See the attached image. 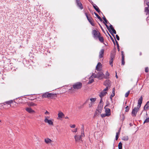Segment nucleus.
Here are the masks:
<instances>
[{
	"mask_svg": "<svg viewBox=\"0 0 149 149\" xmlns=\"http://www.w3.org/2000/svg\"><path fill=\"white\" fill-rule=\"evenodd\" d=\"M77 129L76 128L74 130L72 131V132H77Z\"/></svg>",
	"mask_w": 149,
	"mask_h": 149,
	"instance_id": "54",
	"label": "nucleus"
},
{
	"mask_svg": "<svg viewBox=\"0 0 149 149\" xmlns=\"http://www.w3.org/2000/svg\"><path fill=\"white\" fill-rule=\"evenodd\" d=\"M27 104L29 106H33L37 105L36 104L32 102H28Z\"/></svg>",
	"mask_w": 149,
	"mask_h": 149,
	"instance_id": "23",
	"label": "nucleus"
},
{
	"mask_svg": "<svg viewBox=\"0 0 149 149\" xmlns=\"http://www.w3.org/2000/svg\"><path fill=\"white\" fill-rule=\"evenodd\" d=\"M126 109L125 111L126 112H128L129 110V108L128 106H127L125 108Z\"/></svg>",
	"mask_w": 149,
	"mask_h": 149,
	"instance_id": "42",
	"label": "nucleus"
},
{
	"mask_svg": "<svg viewBox=\"0 0 149 149\" xmlns=\"http://www.w3.org/2000/svg\"><path fill=\"white\" fill-rule=\"evenodd\" d=\"M93 103H90L88 104L89 107L90 108H92L93 107Z\"/></svg>",
	"mask_w": 149,
	"mask_h": 149,
	"instance_id": "40",
	"label": "nucleus"
},
{
	"mask_svg": "<svg viewBox=\"0 0 149 149\" xmlns=\"http://www.w3.org/2000/svg\"><path fill=\"white\" fill-rule=\"evenodd\" d=\"M102 65L99 62L98 63L97 66H96V69L97 71L100 70L101 67Z\"/></svg>",
	"mask_w": 149,
	"mask_h": 149,
	"instance_id": "17",
	"label": "nucleus"
},
{
	"mask_svg": "<svg viewBox=\"0 0 149 149\" xmlns=\"http://www.w3.org/2000/svg\"><path fill=\"white\" fill-rule=\"evenodd\" d=\"M116 78L117 79L118 78V77L117 74V72H116Z\"/></svg>",
	"mask_w": 149,
	"mask_h": 149,
	"instance_id": "62",
	"label": "nucleus"
},
{
	"mask_svg": "<svg viewBox=\"0 0 149 149\" xmlns=\"http://www.w3.org/2000/svg\"><path fill=\"white\" fill-rule=\"evenodd\" d=\"M70 126L71 128H74L76 126V125H75L74 124L72 125H70Z\"/></svg>",
	"mask_w": 149,
	"mask_h": 149,
	"instance_id": "44",
	"label": "nucleus"
},
{
	"mask_svg": "<svg viewBox=\"0 0 149 149\" xmlns=\"http://www.w3.org/2000/svg\"><path fill=\"white\" fill-rule=\"evenodd\" d=\"M99 40L102 43H103L104 42V39L101 36V34L99 33V36L98 38Z\"/></svg>",
	"mask_w": 149,
	"mask_h": 149,
	"instance_id": "21",
	"label": "nucleus"
},
{
	"mask_svg": "<svg viewBox=\"0 0 149 149\" xmlns=\"http://www.w3.org/2000/svg\"><path fill=\"white\" fill-rule=\"evenodd\" d=\"M109 76V74L107 72H106V73L105 74V75L104 76V78L107 79L108 78V77Z\"/></svg>",
	"mask_w": 149,
	"mask_h": 149,
	"instance_id": "30",
	"label": "nucleus"
},
{
	"mask_svg": "<svg viewBox=\"0 0 149 149\" xmlns=\"http://www.w3.org/2000/svg\"><path fill=\"white\" fill-rule=\"evenodd\" d=\"M49 116H46L45 117V119L44 120V122L45 123H47L50 125H53V120L52 119L49 120Z\"/></svg>",
	"mask_w": 149,
	"mask_h": 149,
	"instance_id": "6",
	"label": "nucleus"
},
{
	"mask_svg": "<svg viewBox=\"0 0 149 149\" xmlns=\"http://www.w3.org/2000/svg\"><path fill=\"white\" fill-rule=\"evenodd\" d=\"M145 71L146 72H147L148 71V67H146L145 68Z\"/></svg>",
	"mask_w": 149,
	"mask_h": 149,
	"instance_id": "46",
	"label": "nucleus"
},
{
	"mask_svg": "<svg viewBox=\"0 0 149 149\" xmlns=\"http://www.w3.org/2000/svg\"><path fill=\"white\" fill-rule=\"evenodd\" d=\"M76 2L77 6L81 9L82 10L83 8V7L81 3L79 0H76Z\"/></svg>",
	"mask_w": 149,
	"mask_h": 149,
	"instance_id": "9",
	"label": "nucleus"
},
{
	"mask_svg": "<svg viewBox=\"0 0 149 149\" xmlns=\"http://www.w3.org/2000/svg\"><path fill=\"white\" fill-rule=\"evenodd\" d=\"M115 94V88H113L112 89V94Z\"/></svg>",
	"mask_w": 149,
	"mask_h": 149,
	"instance_id": "55",
	"label": "nucleus"
},
{
	"mask_svg": "<svg viewBox=\"0 0 149 149\" xmlns=\"http://www.w3.org/2000/svg\"><path fill=\"white\" fill-rule=\"evenodd\" d=\"M45 142L47 144L51 143L52 142V141L49 138L45 139Z\"/></svg>",
	"mask_w": 149,
	"mask_h": 149,
	"instance_id": "18",
	"label": "nucleus"
},
{
	"mask_svg": "<svg viewBox=\"0 0 149 149\" xmlns=\"http://www.w3.org/2000/svg\"><path fill=\"white\" fill-rule=\"evenodd\" d=\"M45 114H46L49 115V113L47 111L45 113Z\"/></svg>",
	"mask_w": 149,
	"mask_h": 149,
	"instance_id": "58",
	"label": "nucleus"
},
{
	"mask_svg": "<svg viewBox=\"0 0 149 149\" xmlns=\"http://www.w3.org/2000/svg\"><path fill=\"white\" fill-rule=\"evenodd\" d=\"M143 97L141 96L138 100V105L137 107H135L132 110V116L135 117L138 111H139V108L140 107L142 103Z\"/></svg>",
	"mask_w": 149,
	"mask_h": 149,
	"instance_id": "1",
	"label": "nucleus"
},
{
	"mask_svg": "<svg viewBox=\"0 0 149 149\" xmlns=\"http://www.w3.org/2000/svg\"><path fill=\"white\" fill-rule=\"evenodd\" d=\"M99 24V25H100L101 28V29L103 31V32H104V33H105V31L103 29V28H102V26L100 25V24Z\"/></svg>",
	"mask_w": 149,
	"mask_h": 149,
	"instance_id": "47",
	"label": "nucleus"
},
{
	"mask_svg": "<svg viewBox=\"0 0 149 149\" xmlns=\"http://www.w3.org/2000/svg\"><path fill=\"white\" fill-rule=\"evenodd\" d=\"M146 20L147 22H148V20H149V16L146 18Z\"/></svg>",
	"mask_w": 149,
	"mask_h": 149,
	"instance_id": "57",
	"label": "nucleus"
},
{
	"mask_svg": "<svg viewBox=\"0 0 149 149\" xmlns=\"http://www.w3.org/2000/svg\"><path fill=\"white\" fill-rule=\"evenodd\" d=\"M65 119H68L69 118L67 116L65 117Z\"/></svg>",
	"mask_w": 149,
	"mask_h": 149,
	"instance_id": "63",
	"label": "nucleus"
},
{
	"mask_svg": "<svg viewBox=\"0 0 149 149\" xmlns=\"http://www.w3.org/2000/svg\"><path fill=\"white\" fill-rule=\"evenodd\" d=\"M149 122V118H147L143 122V123Z\"/></svg>",
	"mask_w": 149,
	"mask_h": 149,
	"instance_id": "37",
	"label": "nucleus"
},
{
	"mask_svg": "<svg viewBox=\"0 0 149 149\" xmlns=\"http://www.w3.org/2000/svg\"><path fill=\"white\" fill-rule=\"evenodd\" d=\"M104 84L106 86V88L104 89V91H107L111 87V81L109 80H107L104 82Z\"/></svg>",
	"mask_w": 149,
	"mask_h": 149,
	"instance_id": "5",
	"label": "nucleus"
},
{
	"mask_svg": "<svg viewBox=\"0 0 149 149\" xmlns=\"http://www.w3.org/2000/svg\"><path fill=\"white\" fill-rule=\"evenodd\" d=\"M94 13L95 15L101 21H102V20L101 18L96 13L94 12Z\"/></svg>",
	"mask_w": 149,
	"mask_h": 149,
	"instance_id": "29",
	"label": "nucleus"
},
{
	"mask_svg": "<svg viewBox=\"0 0 149 149\" xmlns=\"http://www.w3.org/2000/svg\"><path fill=\"white\" fill-rule=\"evenodd\" d=\"M104 49H101L99 52V57L100 58H102L104 56Z\"/></svg>",
	"mask_w": 149,
	"mask_h": 149,
	"instance_id": "13",
	"label": "nucleus"
},
{
	"mask_svg": "<svg viewBox=\"0 0 149 149\" xmlns=\"http://www.w3.org/2000/svg\"><path fill=\"white\" fill-rule=\"evenodd\" d=\"M92 78H98L97 75V74H96L95 73H93V74L91 76Z\"/></svg>",
	"mask_w": 149,
	"mask_h": 149,
	"instance_id": "34",
	"label": "nucleus"
},
{
	"mask_svg": "<svg viewBox=\"0 0 149 149\" xmlns=\"http://www.w3.org/2000/svg\"><path fill=\"white\" fill-rule=\"evenodd\" d=\"M82 86V83L81 82H77L75 83L72 85V87L70 89V90H73L74 89L78 90L81 89Z\"/></svg>",
	"mask_w": 149,
	"mask_h": 149,
	"instance_id": "2",
	"label": "nucleus"
},
{
	"mask_svg": "<svg viewBox=\"0 0 149 149\" xmlns=\"http://www.w3.org/2000/svg\"><path fill=\"white\" fill-rule=\"evenodd\" d=\"M89 99H88L87 100H86V101L85 103L88 102L89 101Z\"/></svg>",
	"mask_w": 149,
	"mask_h": 149,
	"instance_id": "64",
	"label": "nucleus"
},
{
	"mask_svg": "<svg viewBox=\"0 0 149 149\" xmlns=\"http://www.w3.org/2000/svg\"><path fill=\"white\" fill-rule=\"evenodd\" d=\"M120 130H118V131L117 132H116V135H117L118 136L120 134Z\"/></svg>",
	"mask_w": 149,
	"mask_h": 149,
	"instance_id": "53",
	"label": "nucleus"
},
{
	"mask_svg": "<svg viewBox=\"0 0 149 149\" xmlns=\"http://www.w3.org/2000/svg\"><path fill=\"white\" fill-rule=\"evenodd\" d=\"M115 95V94H112L110 96V98L111 99H112L113 97Z\"/></svg>",
	"mask_w": 149,
	"mask_h": 149,
	"instance_id": "45",
	"label": "nucleus"
},
{
	"mask_svg": "<svg viewBox=\"0 0 149 149\" xmlns=\"http://www.w3.org/2000/svg\"><path fill=\"white\" fill-rule=\"evenodd\" d=\"M96 100V98H91L90 99V101H91V103L94 104V102H95Z\"/></svg>",
	"mask_w": 149,
	"mask_h": 149,
	"instance_id": "28",
	"label": "nucleus"
},
{
	"mask_svg": "<svg viewBox=\"0 0 149 149\" xmlns=\"http://www.w3.org/2000/svg\"><path fill=\"white\" fill-rule=\"evenodd\" d=\"M118 138V136L117 135H116V140H117Z\"/></svg>",
	"mask_w": 149,
	"mask_h": 149,
	"instance_id": "56",
	"label": "nucleus"
},
{
	"mask_svg": "<svg viewBox=\"0 0 149 149\" xmlns=\"http://www.w3.org/2000/svg\"><path fill=\"white\" fill-rule=\"evenodd\" d=\"M125 57H122V61H121V65H125Z\"/></svg>",
	"mask_w": 149,
	"mask_h": 149,
	"instance_id": "31",
	"label": "nucleus"
},
{
	"mask_svg": "<svg viewBox=\"0 0 149 149\" xmlns=\"http://www.w3.org/2000/svg\"><path fill=\"white\" fill-rule=\"evenodd\" d=\"M107 116H109L111 115L110 110L109 108H107L105 110Z\"/></svg>",
	"mask_w": 149,
	"mask_h": 149,
	"instance_id": "19",
	"label": "nucleus"
},
{
	"mask_svg": "<svg viewBox=\"0 0 149 149\" xmlns=\"http://www.w3.org/2000/svg\"><path fill=\"white\" fill-rule=\"evenodd\" d=\"M115 41H116V45H117V44H118V42L116 40V39L115 38Z\"/></svg>",
	"mask_w": 149,
	"mask_h": 149,
	"instance_id": "59",
	"label": "nucleus"
},
{
	"mask_svg": "<svg viewBox=\"0 0 149 149\" xmlns=\"http://www.w3.org/2000/svg\"><path fill=\"white\" fill-rule=\"evenodd\" d=\"M113 59L110 58V60L109 61V64L111 67H112L113 66Z\"/></svg>",
	"mask_w": 149,
	"mask_h": 149,
	"instance_id": "32",
	"label": "nucleus"
},
{
	"mask_svg": "<svg viewBox=\"0 0 149 149\" xmlns=\"http://www.w3.org/2000/svg\"><path fill=\"white\" fill-rule=\"evenodd\" d=\"M65 116L64 113L61 111L59 112L58 114V118L59 119L63 118Z\"/></svg>",
	"mask_w": 149,
	"mask_h": 149,
	"instance_id": "15",
	"label": "nucleus"
},
{
	"mask_svg": "<svg viewBox=\"0 0 149 149\" xmlns=\"http://www.w3.org/2000/svg\"><path fill=\"white\" fill-rule=\"evenodd\" d=\"M130 93V91H127L125 94V97H127L128 96L129 93Z\"/></svg>",
	"mask_w": 149,
	"mask_h": 149,
	"instance_id": "38",
	"label": "nucleus"
},
{
	"mask_svg": "<svg viewBox=\"0 0 149 149\" xmlns=\"http://www.w3.org/2000/svg\"><path fill=\"white\" fill-rule=\"evenodd\" d=\"M74 138L76 142H79L82 140L81 136H80L75 135L74 136Z\"/></svg>",
	"mask_w": 149,
	"mask_h": 149,
	"instance_id": "12",
	"label": "nucleus"
},
{
	"mask_svg": "<svg viewBox=\"0 0 149 149\" xmlns=\"http://www.w3.org/2000/svg\"><path fill=\"white\" fill-rule=\"evenodd\" d=\"M107 33H108L109 36H110L112 42H113V43H114V45H115V41L114 40V39H113V38L110 35V34L107 31Z\"/></svg>",
	"mask_w": 149,
	"mask_h": 149,
	"instance_id": "35",
	"label": "nucleus"
},
{
	"mask_svg": "<svg viewBox=\"0 0 149 149\" xmlns=\"http://www.w3.org/2000/svg\"><path fill=\"white\" fill-rule=\"evenodd\" d=\"M107 24V23H105V26L107 27V29H108V31H109V32L111 34V35H112V36L114 37V35L112 33V32L111 31V30H110V28H109V26Z\"/></svg>",
	"mask_w": 149,
	"mask_h": 149,
	"instance_id": "24",
	"label": "nucleus"
},
{
	"mask_svg": "<svg viewBox=\"0 0 149 149\" xmlns=\"http://www.w3.org/2000/svg\"><path fill=\"white\" fill-rule=\"evenodd\" d=\"M115 53H111L110 54V58L114 59L115 57Z\"/></svg>",
	"mask_w": 149,
	"mask_h": 149,
	"instance_id": "27",
	"label": "nucleus"
},
{
	"mask_svg": "<svg viewBox=\"0 0 149 149\" xmlns=\"http://www.w3.org/2000/svg\"><path fill=\"white\" fill-rule=\"evenodd\" d=\"M29 99L31 100H34V99H33L32 97H30V99Z\"/></svg>",
	"mask_w": 149,
	"mask_h": 149,
	"instance_id": "60",
	"label": "nucleus"
},
{
	"mask_svg": "<svg viewBox=\"0 0 149 149\" xmlns=\"http://www.w3.org/2000/svg\"><path fill=\"white\" fill-rule=\"evenodd\" d=\"M103 107V105L100 104V107L99 106L98 107L95 112V114L94 115V116L97 115V114H99L101 112L102 109Z\"/></svg>",
	"mask_w": 149,
	"mask_h": 149,
	"instance_id": "7",
	"label": "nucleus"
},
{
	"mask_svg": "<svg viewBox=\"0 0 149 149\" xmlns=\"http://www.w3.org/2000/svg\"><path fill=\"white\" fill-rule=\"evenodd\" d=\"M98 78L99 79H101L104 78V74L102 72H100L97 74Z\"/></svg>",
	"mask_w": 149,
	"mask_h": 149,
	"instance_id": "10",
	"label": "nucleus"
},
{
	"mask_svg": "<svg viewBox=\"0 0 149 149\" xmlns=\"http://www.w3.org/2000/svg\"><path fill=\"white\" fill-rule=\"evenodd\" d=\"M118 149H122V143L121 142L119 143L118 144Z\"/></svg>",
	"mask_w": 149,
	"mask_h": 149,
	"instance_id": "33",
	"label": "nucleus"
},
{
	"mask_svg": "<svg viewBox=\"0 0 149 149\" xmlns=\"http://www.w3.org/2000/svg\"><path fill=\"white\" fill-rule=\"evenodd\" d=\"M146 4L148 6H149V2H147Z\"/></svg>",
	"mask_w": 149,
	"mask_h": 149,
	"instance_id": "61",
	"label": "nucleus"
},
{
	"mask_svg": "<svg viewBox=\"0 0 149 149\" xmlns=\"http://www.w3.org/2000/svg\"><path fill=\"white\" fill-rule=\"evenodd\" d=\"M93 78H92L91 77L89 80V82H88V84H90L93 83L94 81V79Z\"/></svg>",
	"mask_w": 149,
	"mask_h": 149,
	"instance_id": "26",
	"label": "nucleus"
},
{
	"mask_svg": "<svg viewBox=\"0 0 149 149\" xmlns=\"http://www.w3.org/2000/svg\"><path fill=\"white\" fill-rule=\"evenodd\" d=\"M56 94H52L49 93L48 92H46L42 95V97L43 98H52L54 97H56Z\"/></svg>",
	"mask_w": 149,
	"mask_h": 149,
	"instance_id": "3",
	"label": "nucleus"
},
{
	"mask_svg": "<svg viewBox=\"0 0 149 149\" xmlns=\"http://www.w3.org/2000/svg\"><path fill=\"white\" fill-rule=\"evenodd\" d=\"M13 102V101L11 100L9 101H8L7 102H6V103L8 104H11Z\"/></svg>",
	"mask_w": 149,
	"mask_h": 149,
	"instance_id": "39",
	"label": "nucleus"
},
{
	"mask_svg": "<svg viewBox=\"0 0 149 149\" xmlns=\"http://www.w3.org/2000/svg\"><path fill=\"white\" fill-rule=\"evenodd\" d=\"M117 49L118 50V51H120V48H119V44H117Z\"/></svg>",
	"mask_w": 149,
	"mask_h": 149,
	"instance_id": "52",
	"label": "nucleus"
},
{
	"mask_svg": "<svg viewBox=\"0 0 149 149\" xmlns=\"http://www.w3.org/2000/svg\"><path fill=\"white\" fill-rule=\"evenodd\" d=\"M91 4L93 5V8L95 9V10L99 13H101V12L100 10L99 9V8L97 7V6L95 4L93 3V2L92 1V2L91 3Z\"/></svg>",
	"mask_w": 149,
	"mask_h": 149,
	"instance_id": "11",
	"label": "nucleus"
},
{
	"mask_svg": "<svg viewBox=\"0 0 149 149\" xmlns=\"http://www.w3.org/2000/svg\"><path fill=\"white\" fill-rule=\"evenodd\" d=\"M80 136H81H81L83 137L84 136V130H83V131H82L81 135Z\"/></svg>",
	"mask_w": 149,
	"mask_h": 149,
	"instance_id": "41",
	"label": "nucleus"
},
{
	"mask_svg": "<svg viewBox=\"0 0 149 149\" xmlns=\"http://www.w3.org/2000/svg\"><path fill=\"white\" fill-rule=\"evenodd\" d=\"M26 110L28 113H35V111L33 110L31 108L29 107H27L25 109Z\"/></svg>",
	"mask_w": 149,
	"mask_h": 149,
	"instance_id": "14",
	"label": "nucleus"
},
{
	"mask_svg": "<svg viewBox=\"0 0 149 149\" xmlns=\"http://www.w3.org/2000/svg\"><path fill=\"white\" fill-rule=\"evenodd\" d=\"M106 116H107V115L106 114H101V116L102 118Z\"/></svg>",
	"mask_w": 149,
	"mask_h": 149,
	"instance_id": "43",
	"label": "nucleus"
},
{
	"mask_svg": "<svg viewBox=\"0 0 149 149\" xmlns=\"http://www.w3.org/2000/svg\"><path fill=\"white\" fill-rule=\"evenodd\" d=\"M122 140L125 141H127L129 139V137L128 136H124L122 137Z\"/></svg>",
	"mask_w": 149,
	"mask_h": 149,
	"instance_id": "25",
	"label": "nucleus"
},
{
	"mask_svg": "<svg viewBox=\"0 0 149 149\" xmlns=\"http://www.w3.org/2000/svg\"><path fill=\"white\" fill-rule=\"evenodd\" d=\"M106 91H104V89L102 91L99 95L100 97L101 98H102L104 96L106 95L107 94V92H106Z\"/></svg>",
	"mask_w": 149,
	"mask_h": 149,
	"instance_id": "16",
	"label": "nucleus"
},
{
	"mask_svg": "<svg viewBox=\"0 0 149 149\" xmlns=\"http://www.w3.org/2000/svg\"><path fill=\"white\" fill-rule=\"evenodd\" d=\"M99 33H100L99 31L96 30H93L92 32V34L93 36V37L97 39L99 36Z\"/></svg>",
	"mask_w": 149,
	"mask_h": 149,
	"instance_id": "8",
	"label": "nucleus"
},
{
	"mask_svg": "<svg viewBox=\"0 0 149 149\" xmlns=\"http://www.w3.org/2000/svg\"><path fill=\"white\" fill-rule=\"evenodd\" d=\"M116 39H117V40H119V39H120V38H119V36H118V35H116Z\"/></svg>",
	"mask_w": 149,
	"mask_h": 149,
	"instance_id": "51",
	"label": "nucleus"
},
{
	"mask_svg": "<svg viewBox=\"0 0 149 149\" xmlns=\"http://www.w3.org/2000/svg\"><path fill=\"white\" fill-rule=\"evenodd\" d=\"M111 30L112 31L113 33L114 34H116V30L114 29H113Z\"/></svg>",
	"mask_w": 149,
	"mask_h": 149,
	"instance_id": "48",
	"label": "nucleus"
},
{
	"mask_svg": "<svg viewBox=\"0 0 149 149\" xmlns=\"http://www.w3.org/2000/svg\"><path fill=\"white\" fill-rule=\"evenodd\" d=\"M149 108V101H148L144 107V110H146L147 109Z\"/></svg>",
	"mask_w": 149,
	"mask_h": 149,
	"instance_id": "22",
	"label": "nucleus"
},
{
	"mask_svg": "<svg viewBox=\"0 0 149 149\" xmlns=\"http://www.w3.org/2000/svg\"><path fill=\"white\" fill-rule=\"evenodd\" d=\"M85 14L89 23L92 26H94L95 24L94 23V20L90 16V15L86 13H85Z\"/></svg>",
	"mask_w": 149,
	"mask_h": 149,
	"instance_id": "4",
	"label": "nucleus"
},
{
	"mask_svg": "<svg viewBox=\"0 0 149 149\" xmlns=\"http://www.w3.org/2000/svg\"><path fill=\"white\" fill-rule=\"evenodd\" d=\"M144 12L146 15H148L149 16V9L148 7H146L145 8Z\"/></svg>",
	"mask_w": 149,
	"mask_h": 149,
	"instance_id": "20",
	"label": "nucleus"
},
{
	"mask_svg": "<svg viewBox=\"0 0 149 149\" xmlns=\"http://www.w3.org/2000/svg\"><path fill=\"white\" fill-rule=\"evenodd\" d=\"M121 55L122 56V57H125L124 54V52L123 51H121Z\"/></svg>",
	"mask_w": 149,
	"mask_h": 149,
	"instance_id": "49",
	"label": "nucleus"
},
{
	"mask_svg": "<svg viewBox=\"0 0 149 149\" xmlns=\"http://www.w3.org/2000/svg\"><path fill=\"white\" fill-rule=\"evenodd\" d=\"M109 28H110V29L111 30H112L113 29H114L112 25H111V24H110V25L109 26Z\"/></svg>",
	"mask_w": 149,
	"mask_h": 149,
	"instance_id": "50",
	"label": "nucleus"
},
{
	"mask_svg": "<svg viewBox=\"0 0 149 149\" xmlns=\"http://www.w3.org/2000/svg\"><path fill=\"white\" fill-rule=\"evenodd\" d=\"M103 20H104V21L105 22V23H104V24L107 23L108 21L107 20V19H106L105 16H104V17H103Z\"/></svg>",
	"mask_w": 149,
	"mask_h": 149,
	"instance_id": "36",
	"label": "nucleus"
}]
</instances>
